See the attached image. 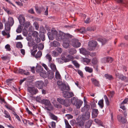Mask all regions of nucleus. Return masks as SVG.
I'll use <instances>...</instances> for the list:
<instances>
[{
  "instance_id": "f257e3e1",
  "label": "nucleus",
  "mask_w": 128,
  "mask_h": 128,
  "mask_svg": "<svg viewBox=\"0 0 128 128\" xmlns=\"http://www.w3.org/2000/svg\"><path fill=\"white\" fill-rule=\"evenodd\" d=\"M34 86L39 89H42L44 86V84L43 81L40 80L35 82L34 83Z\"/></svg>"
},
{
  "instance_id": "f03ea898",
  "label": "nucleus",
  "mask_w": 128,
  "mask_h": 128,
  "mask_svg": "<svg viewBox=\"0 0 128 128\" xmlns=\"http://www.w3.org/2000/svg\"><path fill=\"white\" fill-rule=\"evenodd\" d=\"M57 100L60 104L64 105L66 107H68L70 105V101L68 100H64L63 99L58 98L57 99Z\"/></svg>"
},
{
  "instance_id": "7ed1b4c3",
  "label": "nucleus",
  "mask_w": 128,
  "mask_h": 128,
  "mask_svg": "<svg viewBox=\"0 0 128 128\" xmlns=\"http://www.w3.org/2000/svg\"><path fill=\"white\" fill-rule=\"evenodd\" d=\"M97 45V42L94 40L90 41L88 43V49L90 50H93L94 48H95Z\"/></svg>"
},
{
  "instance_id": "20e7f679",
  "label": "nucleus",
  "mask_w": 128,
  "mask_h": 128,
  "mask_svg": "<svg viewBox=\"0 0 128 128\" xmlns=\"http://www.w3.org/2000/svg\"><path fill=\"white\" fill-rule=\"evenodd\" d=\"M71 44L73 47L75 48H78L81 45L80 43L77 39H73L71 40Z\"/></svg>"
},
{
  "instance_id": "39448f33",
  "label": "nucleus",
  "mask_w": 128,
  "mask_h": 128,
  "mask_svg": "<svg viewBox=\"0 0 128 128\" xmlns=\"http://www.w3.org/2000/svg\"><path fill=\"white\" fill-rule=\"evenodd\" d=\"M27 90L32 95L36 94L38 92V89L34 87H28V88Z\"/></svg>"
},
{
  "instance_id": "423d86ee",
  "label": "nucleus",
  "mask_w": 128,
  "mask_h": 128,
  "mask_svg": "<svg viewBox=\"0 0 128 128\" xmlns=\"http://www.w3.org/2000/svg\"><path fill=\"white\" fill-rule=\"evenodd\" d=\"M51 32L52 36L51 35L50 33V32L48 33V35L49 39L51 40H52L54 38L55 36H56L58 34V32L55 30H52Z\"/></svg>"
},
{
  "instance_id": "0eeeda50",
  "label": "nucleus",
  "mask_w": 128,
  "mask_h": 128,
  "mask_svg": "<svg viewBox=\"0 0 128 128\" xmlns=\"http://www.w3.org/2000/svg\"><path fill=\"white\" fill-rule=\"evenodd\" d=\"M90 111H85V112L82 114V118L83 120H87L90 118Z\"/></svg>"
},
{
  "instance_id": "6e6552de",
  "label": "nucleus",
  "mask_w": 128,
  "mask_h": 128,
  "mask_svg": "<svg viewBox=\"0 0 128 128\" xmlns=\"http://www.w3.org/2000/svg\"><path fill=\"white\" fill-rule=\"evenodd\" d=\"M117 118L118 121L122 124L125 123L126 122V118L121 114H118Z\"/></svg>"
},
{
  "instance_id": "1a4fd4ad",
  "label": "nucleus",
  "mask_w": 128,
  "mask_h": 128,
  "mask_svg": "<svg viewBox=\"0 0 128 128\" xmlns=\"http://www.w3.org/2000/svg\"><path fill=\"white\" fill-rule=\"evenodd\" d=\"M62 93L64 94L63 96L66 98H69L74 96L73 92L67 91L63 92Z\"/></svg>"
},
{
  "instance_id": "9d476101",
  "label": "nucleus",
  "mask_w": 128,
  "mask_h": 128,
  "mask_svg": "<svg viewBox=\"0 0 128 128\" xmlns=\"http://www.w3.org/2000/svg\"><path fill=\"white\" fill-rule=\"evenodd\" d=\"M72 36L69 34H65L63 33L62 40L63 42H65L67 40H69V38H72Z\"/></svg>"
},
{
  "instance_id": "9b49d317",
  "label": "nucleus",
  "mask_w": 128,
  "mask_h": 128,
  "mask_svg": "<svg viewBox=\"0 0 128 128\" xmlns=\"http://www.w3.org/2000/svg\"><path fill=\"white\" fill-rule=\"evenodd\" d=\"M92 84L95 86L100 87V82L98 80L94 78H92L91 79Z\"/></svg>"
},
{
  "instance_id": "f8f14e48",
  "label": "nucleus",
  "mask_w": 128,
  "mask_h": 128,
  "mask_svg": "<svg viewBox=\"0 0 128 128\" xmlns=\"http://www.w3.org/2000/svg\"><path fill=\"white\" fill-rule=\"evenodd\" d=\"M60 88L61 90L63 92L65 91V90L69 91L70 90V88L68 86H66L63 83L61 84Z\"/></svg>"
},
{
  "instance_id": "ddd939ff",
  "label": "nucleus",
  "mask_w": 128,
  "mask_h": 128,
  "mask_svg": "<svg viewBox=\"0 0 128 128\" xmlns=\"http://www.w3.org/2000/svg\"><path fill=\"white\" fill-rule=\"evenodd\" d=\"M116 76L117 78L122 80H127V77L124 76L122 74L118 73L116 74Z\"/></svg>"
},
{
  "instance_id": "4468645a",
  "label": "nucleus",
  "mask_w": 128,
  "mask_h": 128,
  "mask_svg": "<svg viewBox=\"0 0 128 128\" xmlns=\"http://www.w3.org/2000/svg\"><path fill=\"white\" fill-rule=\"evenodd\" d=\"M63 58L64 60V62H66L70 61H72L74 60V58L73 56L68 54V55L66 58Z\"/></svg>"
},
{
  "instance_id": "2eb2a0df",
  "label": "nucleus",
  "mask_w": 128,
  "mask_h": 128,
  "mask_svg": "<svg viewBox=\"0 0 128 128\" xmlns=\"http://www.w3.org/2000/svg\"><path fill=\"white\" fill-rule=\"evenodd\" d=\"M80 51L81 53L85 56H88L90 54V52L87 51L85 48H81L80 49Z\"/></svg>"
},
{
  "instance_id": "dca6fc26",
  "label": "nucleus",
  "mask_w": 128,
  "mask_h": 128,
  "mask_svg": "<svg viewBox=\"0 0 128 128\" xmlns=\"http://www.w3.org/2000/svg\"><path fill=\"white\" fill-rule=\"evenodd\" d=\"M99 112L97 109H93L92 112V116L93 118L96 117L98 114Z\"/></svg>"
},
{
  "instance_id": "f3484780",
  "label": "nucleus",
  "mask_w": 128,
  "mask_h": 128,
  "mask_svg": "<svg viewBox=\"0 0 128 128\" xmlns=\"http://www.w3.org/2000/svg\"><path fill=\"white\" fill-rule=\"evenodd\" d=\"M50 44L51 46L54 47L59 46H60V43L58 42L54 41L50 42Z\"/></svg>"
},
{
  "instance_id": "a211bd4d",
  "label": "nucleus",
  "mask_w": 128,
  "mask_h": 128,
  "mask_svg": "<svg viewBox=\"0 0 128 128\" xmlns=\"http://www.w3.org/2000/svg\"><path fill=\"white\" fill-rule=\"evenodd\" d=\"M70 42L69 40H67L65 42H63L62 45L63 47L66 48H68L69 46V44Z\"/></svg>"
},
{
  "instance_id": "6ab92c4d",
  "label": "nucleus",
  "mask_w": 128,
  "mask_h": 128,
  "mask_svg": "<svg viewBox=\"0 0 128 128\" xmlns=\"http://www.w3.org/2000/svg\"><path fill=\"white\" fill-rule=\"evenodd\" d=\"M42 102L46 106H50L51 105L50 102L48 100L43 99L42 100Z\"/></svg>"
},
{
  "instance_id": "aec40b11",
  "label": "nucleus",
  "mask_w": 128,
  "mask_h": 128,
  "mask_svg": "<svg viewBox=\"0 0 128 128\" xmlns=\"http://www.w3.org/2000/svg\"><path fill=\"white\" fill-rule=\"evenodd\" d=\"M35 10L36 11L37 13L40 14L42 12H44V11L45 10V9L42 6L40 7L39 8L36 7Z\"/></svg>"
},
{
  "instance_id": "412c9836",
  "label": "nucleus",
  "mask_w": 128,
  "mask_h": 128,
  "mask_svg": "<svg viewBox=\"0 0 128 128\" xmlns=\"http://www.w3.org/2000/svg\"><path fill=\"white\" fill-rule=\"evenodd\" d=\"M90 108V106L87 104H86L82 108L81 110V111L82 112H84L85 111H90L89 110Z\"/></svg>"
},
{
  "instance_id": "4be33fe9",
  "label": "nucleus",
  "mask_w": 128,
  "mask_h": 128,
  "mask_svg": "<svg viewBox=\"0 0 128 128\" xmlns=\"http://www.w3.org/2000/svg\"><path fill=\"white\" fill-rule=\"evenodd\" d=\"M92 122V121L91 120H90L86 122L85 126V128H90Z\"/></svg>"
},
{
  "instance_id": "5701e85b",
  "label": "nucleus",
  "mask_w": 128,
  "mask_h": 128,
  "mask_svg": "<svg viewBox=\"0 0 128 128\" xmlns=\"http://www.w3.org/2000/svg\"><path fill=\"white\" fill-rule=\"evenodd\" d=\"M63 33H60V34H58L56 36V39L58 41H60L62 40L63 36Z\"/></svg>"
},
{
  "instance_id": "b1692460",
  "label": "nucleus",
  "mask_w": 128,
  "mask_h": 128,
  "mask_svg": "<svg viewBox=\"0 0 128 128\" xmlns=\"http://www.w3.org/2000/svg\"><path fill=\"white\" fill-rule=\"evenodd\" d=\"M5 30L7 31H10V22H7L5 24Z\"/></svg>"
},
{
  "instance_id": "393cba45",
  "label": "nucleus",
  "mask_w": 128,
  "mask_h": 128,
  "mask_svg": "<svg viewBox=\"0 0 128 128\" xmlns=\"http://www.w3.org/2000/svg\"><path fill=\"white\" fill-rule=\"evenodd\" d=\"M83 103V102L80 100H78L74 104L77 108H79Z\"/></svg>"
},
{
  "instance_id": "a878e982",
  "label": "nucleus",
  "mask_w": 128,
  "mask_h": 128,
  "mask_svg": "<svg viewBox=\"0 0 128 128\" xmlns=\"http://www.w3.org/2000/svg\"><path fill=\"white\" fill-rule=\"evenodd\" d=\"M76 125L79 127L82 128L84 127V122L83 120H81L79 122H78L76 123Z\"/></svg>"
},
{
  "instance_id": "bb28decb",
  "label": "nucleus",
  "mask_w": 128,
  "mask_h": 128,
  "mask_svg": "<svg viewBox=\"0 0 128 128\" xmlns=\"http://www.w3.org/2000/svg\"><path fill=\"white\" fill-rule=\"evenodd\" d=\"M98 60L96 58H93L92 61V63L93 64V66L98 65Z\"/></svg>"
},
{
  "instance_id": "cd10ccee",
  "label": "nucleus",
  "mask_w": 128,
  "mask_h": 128,
  "mask_svg": "<svg viewBox=\"0 0 128 128\" xmlns=\"http://www.w3.org/2000/svg\"><path fill=\"white\" fill-rule=\"evenodd\" d=\"M49 115L52 119L55 120H57V117L51 112H49Z\"/></svg>"
},
{
  "instance_id": "c85d7f7f",
  "label": "nucleus",
  "mask_w": 128,
  "mask_h": 128,
  "mask_svg": "<svg viewBox=\"0 0 128 128\" xmlns=\"http://www.w3.org/2000/svg\"><path fill=\"white\" fill-rule=\"evenodd\" d=\"M1 58L3 61L8 60H10V57L7 56L2 55Z\"/></svg>"
},
{
  "instance_id": "c756f323",
  "label": "nucleus",
  "mask_w": 128,
  "mask_h": 128,
  "mask_svg": "<svg viewBox=\"0 0 128 128\" xmlns=\"http://www.w3.org/2000/svg\"><path fill=\"white\" fill-rule=\"evenodd\" d=\"M43 70V68L42 67L40 66H37L36 70V71L38 72H41Z\"/></svg>"
},
{
  "instance_id": "7c9ffc66",
  "label": "nucleus",
  "mask_w": 128,
  "mask_h": 128,
  "mask_svg": "<svg viewBox=\"0 0 128 128\" xmlns=\"http://www.w3.org/2000/svg\"><path fill=\"white\" fill-rule=\"evenodd\" d=\"M5 106L8 109L12 110V112H14L15 110L11 106L8 104H6Z\"/></svg>"
},
{
  "instance_id": "2f4dec72",
  "label": "nucleus",
  "mask_w": 128,
  "mask_h": 128,
  "mask_svg": "<svg viewBox=\"0 0 128 128\" xmlns=\"http://www.w3.org/2000/svg\"><path fill=\"white\" fill-rule=\"evenodd\" d=\"M78 100L76 98L73 97L71 99V102L72 104L74 105Z\"/></svg>"
},
{
  "instance_id": "473e14b6",
  "label": "nucleus",
  "mask_w": 128,
  "mask_h": 128,
  "mask_svg": "<svg viewBox=\"0 0 128 128\" xmlns=\"http://www.w3.org/2000/svg\"><path fill=\"white\" fill-rule=\"evenodd\" d=\"M98 40L101 42L102 45L105 44L106 42V40L104 38H98Z\"/></svg>"
},
{
  "instance_id": "72a5a7b5",
  "label": "nucleus",
  "mask_w": 128,
  "mask_h": 128,
  "mask_svg": "<svg viewBox=\"0 0 128 128\" xmlns=\"http://www.w3.org/2000/svg\"><path fill=\"white\" fill-rule=\"evenodd\" d=\"M10 31H7L6 32L4 31H2V34L4 36L7 35V38H8L10 36Z\"/></svg>"
},
{
  "instance_id": "f704fd0d",
  "label": "nucleus",
  "mask_w": 128,
  "mask_h": 128,
  "mask_svg": "<svg viewBox=\"0 0 128 128\" xmlns=\"http://www.w3.org/2000/svg\"><path fill=\"white\" fill-rule=\"evenodd\" d=\"M64 122L65 124L66 128H72L70 125L69 124L68 121L66 120H64Z\"/></svg>"
},
{
  "instance_id": "c9c22d12",
  "label": "nucleus",
  "mask_w": 128,
  "mask_h": 128,
  "mask_svg": "<svg viewBox=\"0 0 128 128\" xmlns=\"http://www.w3.org/2000/svg\"><path fill=\"white\" fill-rule=\"evenodd\" d=\"M25 72V70H24L22 69H19L18 70H15L14 71V72L15 73H19L20 74H22L24 73V72Z\"/></svg>"
},
{
  "instance_id": "e433bc0d",
  "label": "nucleus",
  "mask_w": 128,
  "mask_h": 128,
  "mask_svg": "<svg viewBox=\"0 0 128 128\" xmlns=\"http://www.w3.org/2000/svg\"><path fill=\"white\" fill-rule=\"evenodd\" d=\"M4 113L5 115L4 116L6 118H8L10 120L11 119L10 116L8 112L6 110L4 111Z\"/></svg>"
},
{
  "instance_id": "4c0bfd02",
  "label": "nucleus",
  "mask_w": 128,
  "mask_h": 128,
  "mask_svg": "<svg viewBox=\"0 0 128 128\" xmlns=\"http://www.w3.org/2000/svg\"><path fill=\"white\" fill-rule=\"evenodd\" d=\"M42 55V52L41 51H38L35 56V57L36 58H40Z\"/></svg>"
},
{
  "instance_id": "58836bf2",
  "label": "nucleus",
  "mask_w": 128,
  "mask_h": 128,
  "mask_svg": "<svg viewBox=\"0 0 128 128\" xmlns=\"http://www.w3.org/2000/svg\"><path fill=\"white\" fill-rule=\"evenodd\" d=\"M86 72L90 73H92L93 72V69L92 68L86 66L85 68Z\"/></svg>"
},
{
  "instance_id": "ea45409f",
  "label": "nucleus",
  "mask_w": 128,
  "mask_h": 128,
  "mask_svg": "<svg viewBox=\"0 0 128 128\" xmlns=\"http://www.w3.org/2000/svg\"><path fill=\"white\" fill-rule=\"evenodd\" d=\"M94 121L97 124L102 126L103 124L102 122L100 120L96 118L94 119Z\"/></svg>"
},
{
  "instance_id": "a19ab883",
  "label": "nucleus",
  "mask_w": 128,
  "mask_h": 128,
  "mask_svg": "<svg viewBox=\"0 0 128 128\" xmlns=\"http://www.w3.org/2000/svg\"><path fill=\"white\" fill-rule=\"evenodd\" d=\"M50 66L54 72L57 70L56 65L53 63H52L50 64Z\"/></svg>"
},
{
  "instance_id": "79ce46f5",
  "label": "nucleus",
  "mask_w": 128,
  "mask_h": 128,
  "mask_svg": "<svg viewBox=\"0 0 128 128\" xmlns=\"http://www.w3.org/2000/svg\"><path fill=\"white\" fill-rule=\"evenodd\" d=\"M105 77L107 79H108L109 80H111L113 79L112 76L108 74H105L104 75Z\"/></svg>"
},
{
  "instance_id": "37998d69",
  "label": "nucleus",
  "mask_w": 128,
  "mask_h": 128,
  "mask_svg": "<svg viewBox=\"0 0 128 128\" xmlns=\"http://www.w3.org/2000/svg\"><path fill=\"white\" fill-rule=\"evenodd\" d=\"M114 91H110L108 94V95L110 98H112L114 96Z\"/></svg>"
},
{
  "instance_id": "c03bdc74",
  "label": "nucleus",
  "mask_w": 128,
  "mask_h": 128,
  "mask_svg": "<svg viewBox=\"0 0 128 128\" xmlns=\"http://www.w3.org/2000/svg\"><path fill=\"white\" fill-rule=\"evenodd\" d=\"M40 37L42 41H44L45 40V35L44 32H42L40 33Z\"/></svg>"
},
{
  "instance_id": "a18cd8bd",
  "label": "nucleus",
  "mask_w": 128,
  "mask_h": 128,
  "mask_svg": "<svg viewBox=\"0 0 128 128\" xmlns=\"http://www.w3.org/2000/svg\"><path fill=\"white\" fill-rule=\"evenodd\" d=\"M104 100L102 99L100 100L98 103V104L100 107L102 108L104 106Z\"/></svg>"
},
{
  "instance_id": "49530a36",
  "label": "nucleus",
  "mask_w": 128,
  "mask_h": 128,
  "mask_svg": "<svg viewBox=\"0 0 128 128\" xmlns=\"http://www.w3.org/2000/svg\"><path fill=\"white\" fill-rule=\"evenodd\" d=\"M55 50L60 54L62 53V48L60 47H58L56 48Z\"/></svg>"
},
{
  "instance_id": "de8ad7c7",
  "label": "nucleus",
  "mask_w": 128,
  "mask_h": 128,
  "mask_svg": "<svg viewBox=\"0 0 128 128\" xmlns=\"http://www.w3.org/2000/svg\"><path fill=\"white\" fill-rule=\"evenodd\" d=\"M104 97L106 104L107 106H109L110 102L107 96L106 95H105L104 96Z\"/></svg>"
},
{
  "instance_id": "09e8293b",
  "label": "nucleus",
  "mask_w": 128,
  "mask_h": 128,
  "mask_svg": "<svg viewBox=\"0 0 128 128\" xmlns=\"http://www.w3.org/2000/svg\"><path fill=\"white\" fill-rule=\"evenodd\" d=\"M52 54L54 57H57L59 55L58 53L56 50L52 51Z\"/></svg>"
},
{
  "instance_id": "8fccbe9b",
  "label": "nucleus",
  "mask_w": 128,
  "mask_h": 128,
  "mask_svg": "<svg viewBox=\"0 0 128 128\" xmlns=\"http://www.w3.org/2000/svg\"><path fill=\"white\" fill-rule=\"evenodd\" d=\"M18 19L20 22L22 20L24 22L25 21L24 17L22 15H20Z\"/></svg>"
},
{
  "instance_id": "3c124183",
  "label": "nucleus",
  "mask_w": 128,
  "mask_h": 128,
  "mask_svg": "<svg viewBox=\"0 0 128 128\" xmlns=\"http://www.w3.org/2000/svg\"><path fill=\"white\" fill-rule=\"evenodd\" d=\"M46 59H48L49 61L50 62L52 60V58L50 54H47L45 56Z\"/></svg>"
},
{
  "instance_id": "603ef678",
  "label": "nucleus",
  "mask_w": 128,
  "mask_h": 128,
  "mask_svg": "<svg viewBox=\"0 0 128 128\" xmlns=\"http://www.w3.org/2000/svg\"><path fill=\"white\" fill-rule=\"evenodd\" d=\"M56 71V72L55 74L56 78V79H60V75L57 70Z\"/></svg>"
},
{
  "instance_id": "864d4df0",
  "label": "nucleus",
  "mask_w": 128,
  "mask_h": 128,
  "mask_svg": "<svg viewBox=\"0 0 128 128\" xmlns=\"http://www.w3.org/2000/svg\"><path fill=\"white\" fill-rule=\"evenodd\" d=\"M72 62L76 67L78 68L79 67L80 65L76 61L74 60Z\"/></svg>"
},
{
  "instance_id": "5fc2aeb1",
  "label": "nucleus",
  "mask_w": 128,
  "mask_h": 128,
  "mask_svg": "<svg viewBox=\"0 0 128 128\" xmlns=\"http://www.w3.org/2000/svg\"><path fill=\"white\" fill-rule=\"evenodd\" d=\"M8 22H10V24H11V26L13 25L14 22L13 18L12 17H10L9 19V21Z\"/></svg>"
},
{
  "instance_id": "6e6d98bb",
  "label": "nucleus",
  "mask_w": 128,
  "mask_h": 128,
  "mask_svg": "<svg viewBox=\"0 0 128 128\" xmlns=\"http://www.w3.org/2000/svg\"><path fill=\"white\" fill-rule=\"evenodd\" d=\"M5 48L6 49L7 51H10L11 50L10 46L9 44H7L5 46Z\"/></svg>"
},
{
  "instance_id": "4d7b16f0",
  "label": "nucleus",
  "mask_w": 128,
  "mask_h": 128,
  "mask_svg": "<svg viewBox=\"0 0 128 128\" xmlns=\"http://www.w3.org/2000/svg\"><path fill=\"white\" fill-rule=\"evenodd\" d=\"M38 48L39 50H42L44 48V46L42 44L40 43L38 44Z\"/></svg>"
},
{
  "instance_id": "13d9d810",
  "label": "nucleus",
  "mask_w": 128,
  "mask_h": 128,
  "mask_svg": "<svg viewBox=\"0 0 128 128\" xmlns=\"http://www.w3.org/2000/svg\"><path fill=\"white\" fill-rule=\"evenodd\" d=\"M16 47L18 48H22V45L21 42H18L16 44Z\"/></svg>"
},
{
  "instance_id": "bf43d9fd",
  "label": "nucleus",
  "mask_w": 128,
  "mask_h": 128,
  "mask_svg": "<svg viewBox=\"0 0 128 128\" xmlns=\"http://www.w3.org/2000/svg\"><path fill=\"white\" fill-rule=\"evenodd\" d=\"M76 51L75 49H71L70 50L69 53L71 54H73L76 53Z\"/></svg>"
},
{
  "instance_id": "052dcab7",
  "label": "nucleus",
  "mask_w": 128,
  "mask_h": 128,
  "mask_svg": "<svg viewBox=\"0 0 128 128\" xmlns=\"http://www.w3.org/2000/svg\"><path fill=\"white\" fill-rule=\"evenodd\" d=\"M4 11L7 13L8 14H12V12H10L8 9L4 8Z\"/></svg>"
},
{
  "instance_id": "680f3d73",
  "label": "nucleus",
  "mask_w": 128,
  "mask_h": 128,
  "mask_svg": "<svg viewBox=\"0 0 128 128\" xmlns=\"http://www.w3.org/2000/svg\"><path fill=\"white\" fill-rule=\"evenodd\" d=\"M63 59H64V58L62 57V58H58L57 59V60L58 63L60 64H62L63 63V60H64Z\"/></svg>"
},
{
  "instance_id": "e2e57ef3",
  "label": "nucleus",
  "mask_w": 128,
  "mask_h": 128,
  "mask_svg": "<svg viewBox=\"0 0 128 128\" xmlns=\"http://www.w3.org/2000/svg\"><path fill=\"white\" fill-rule=\"evenodd\" d=\"M108 63H110L112 62L113 60V59L111 57H107Z\"/></svg>"
},
{
  "instance_id": "0e129e2a",
  "label": "nucleus",
  "mask_w": 128,
  "mask_h": 128,
  "mask_svg": "<svg viewBox=\"0 0 128 128\" xmlns=\"http://www.w3.org/2000/svg\"><path fill=\"white\" fill-rule=\"evenodd\" d=\"M13 114L15 116L16 118L19 121L21 122V120L20 119L19 116L16 114L15 112H14L13 113Z\"/></svg>"
},
{
  "instance_id": "69168bd1",
  "label": "nucleus",
  "mask_w": 128,
  "mask_h": 128,
  "mask_svg": "<svg viewBox=\"0 0 128 128\" xmlns=\"http://www.w3.org/2000/svg\"><path fill=\"white\" fill-rule=\"evenodd\" d=\"M40 76L44 78H45L46 77V74L45 72H41L40 73Z\"/></svg>"
},
{
  "instance_id": "338daca9",
  "label": "nucleus",
  "mask_w": 128,
  "mask_h": 128,
  "mask_svg": "<svg viewBox=\"0 0 128 128\" xmlns=\"http://www.w3.org/2000/svg\"><path fill=\"white\" fill-rule=\"evenodd\" d=\"M38 33L36 31H34L32 32V35L33 36L36 37L38 36Z\"/></svg>"
},
{
  "instance_id": "774afa93",
  "label": "nucleus",
  "mask_w": 128,
  "mask_h": 128,
  "mask_svg": "<svg viewBox=\"0 0 128 128\" xmlns=\"http://www.w3.org/2000/svg\"><path fill=\"white\" fill-rule=\"evenodd\" d=\"M107 59V57L104 58L102 59L101 61L102 63H108Z\"/></svg>"
}]
</instances>
